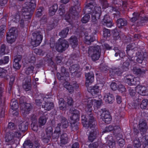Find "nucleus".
Masks as SVG:
<instances>
[{
  "label": "nucleus",
  "instance_id": "obj_42",
  "mask_svg": "<svg viewBox=\"0 0 148 148\" xmlns=\"http://www.w3.org/2000/svg\"><path fill=\"white\" fill-rule=\"evenodd\" d=\"M139 21L138 22V23L140 25H142V24L147 23L148 22V16L145 15L142 16L140 13V16L139 17Z\"/></svg>",
  "mask_w": 148,
  "mask_h": 148
},
{
  "label": "nucleus",
  "instance_id": "obj_46",
  "mask_svg": "<svg viewBox=\"0 0 148 148\" xmlns=\"http://www.w3.org/2000/svg\"><path fill=\"white\" fill-rule=\"evenodd\" d=\"M72 15L70 12L67 13L65 16V19L69 23V25H72V21L73 17L71 16Z\"/></svg>",
  "mask_w": 148,
  "mask_h": 148
},
{
  "label": "nucleus",
  "instance_id": "obj_22",
  "mask_svg": "<svg viewBox=\"0 0 148 148\" xmlns=\"http://www.w3.org/2000/svg\"><path fill=\"white\" fill-rule=\"evenodd\" d=\"M85 37V43L88 45L91 44L95 40V37L92 33L85 32L84 34Z\"/></svg>",
  "mask_w": 148,
  "mask_h": 148
},
{
  "label": "nucleus",
  "instance_id": "obj_28",
  "mask_svg": "<svg viewBox=\"0 0 148 148\" xmlns=\"http://www.w3.org/2000/svg\"><path fill=\"white\" fill-rule=\"evenodd\" d=\"M99 86L97 85H95L90 87V89H89L88 92H90L93 98L96 97H97L99 92Z\"/></svg>",
  "mask_w": 148,
  "mask_h": 148
},
{
  "label": "nucleus",
  "instance_id": "obj_13",
  "mask_svg": "<svg viewBox=\"0 0 148 148\" xmlns=\"http://www.w3.org/2000/svg\"><path fill=\"white\" fill-rule=\"evenodd\" d=\"M70 111L71 114V116L69 119L70 122H77L79 121L80 114L79 111L74 108H71Z\"/></svg>",
  "mask_w": 148,
  "mask_h": 148
},
{
  "label": "nucleus",
  "instance_id": "obj_18",
  "mask_svg": "<svg viewBox=\"0 0 148 148\" xmlns=\"http://www.w3.org/2000/svg\"><path fill=\"white\" fill-rule=\"evenodd\" d=\"M121 130L120 127L119 125L114 127L112 125H110L106 127L104 130L103 131V133H105L113 130V133L116 135L120 133Z\"/></svg>",
  "mask_w": 148,
  "mask_h": 148
},
{
  "label": "nucleus",
  "instance_id": "obj_36",
  "mask_svg": "<svg viewBox=\"0 0 148 148\" xmlns=\"http://www.w3.org/2000/svg\"><path fill=\"white\" fill-rule=\"evenodd\" d=\"M70 43L72 47L74 49L77 45L78 40L77 37L75 36H72L70 38Z\"/></svg>",
  "mask_w": 148,
  "mask_h": 148
},
{
  "label": "nucleus",
  "instance_id": "obj_43",
  "mask_svg": "<svg viewBox=\"0 0 148 148\" xmlns=\"http://www.w3.org/2000/svg\"><path fill=\"white\" fill-rule=\"evenodd\" d=\"M59 107L60 109L63 111L65 110L66 108V104L65 103L64 99L61 98L59 101Z\"/></svg>",
  "mask_w": 148,
  "mask_h": 148
},
{
  "label": "nucleus",
  "instance_id": "obj_33",
  "mask_svg": "<svg viewBox=\"0 0 148 148\" xmlns=\"http://www.w3.org/2000/svg\"><path fill=\"white\" fill-rule=\"evenodd\" d=\"M134 44H131L128 45L126 47V53L130 57H132L133 54V50H134L135 47Z\"/></svg>",
  "mask_w": 148,
  "mask_h": 148
},
{
  "label": "nucleus",
  "instance_id": "obj_38",
  "mask_svg": "<svg viewBox=\"0 0 148 148\" xmlns=\"http://www.w3.org/2000/svg\"><path fill=\"white\" fill-rule=\"evenodd\" d=\"M58 9V5L57 4H54L49 9V14L50 16H53L55 14Z\"/></svg>",
  "mask_w": 148,
  "mask_h": 148
},
{
  "label": "nucleus",
  "instance_id": "obj_56",
  "mask_svg": "<svg viewBox=\"0 0 148 148\" xmlns=\"http://www.w3.org/2000/svg\"><path fill=\"white\" fill-rule=\"evenodd\" d=\"M133 145L134 147H139L141 146V141L138 138H136L133 140Z\"/></svg>",
  "mask_w": 148,
  "mask_h": 148
},
{
  "label": "nucleus",
  "instance_id": "obj_59",
  "mask_svg": "<svg viewBox=\"0 0 148 148\" xmlns=\"http://www.w3.org/2000/svg\"><path fill=\"white\" fill-rule=\"evenodd\" d=\"M31 127L32 130L36 132L38 129V127L37 123L36 121L34 120L32 121L31 124Z\"/></svg>",
  "mask_w": 148,
  "mask_h": 148
},
{
  "label": "nucleus",
  "instance_id": "obj_50",
  "mask_svg": "<svg viewBox=\"0 0 148 148\" xmlns=\"http://www.w3.org/2000/svg\"><path fill=\"white\" fill-rule=\"evenodd\" d=\"M112 32L113 34V39L116 40L120 38L119 33L117 29H115L112 30Z\"/></svg>",
  "mask_w": 148,
  "mask_h": 148
},
{
  "label": "nucleus",
  "instance_id": "obj_30",
  "mask_svg": "<svg viewBox=\"0 0 148 148\" xmlns=\"http://www.w3.org/2000/svg\"><path fill=\"white\" fill-rule=\"evenodd\" d=\"M28 123L27 121H20L18 125L19 129L21 132L23 133L28 128Z\"/></svg>",
  "mask_w": 148,
  "mask_h": 148
},
{
  "label": "nucleus",
  "instance_id": "obj_61",
  "mask_svg": "<svg viewBox=\"0 0 148 148\" xmlns=\"http://www.w3.org/2000/svg\"><path fill=\"white\" fill-rule=\"evenodd\" d=\"M34 69V66L31 65L26 68L25 73L27 75H29L33 73Z\"/></svg>",
  "mask_w": 148,
  "mask_h": 148
},
{
  "label": "nucleus",
  "instance_id": "obj_55",
  "mask_svg": "<svg viewBox=\"0 0 148 148\" xmlns=\"http://www.w3.org/2000/svg\"><path fill=\"white\" fill-rule=\"evenodd\" d=\"M103 32V36L104 38H107L108 37H109L110 36V31L109 29L104 28Z\"/></svg>",
  "mask_w": 148,
  "mask_h": 148
},
{
  "label": "nucleus",
  "instance_id": "obj_40",
  "mask_svg": "<svg viewBox=\"0 0 148 148\" xmlns=\"http://www.w3.org/2000/svg\"><path fill=\"white\" fill-rule=\"evenodd\" d=\"M26 7L28 8L31 10H34L36 7V0H30L29 3H26Z\"/></svg>",
  "mask_w": 148,
  "mask_h": 148
},
{
  "label": "nucleus",
  "instance_id": "obj_37",
  "mask_svg": "<svg viewBox=\"0 0 148 148\" xmlns=\"http://www.w3.org/2000/svg\"><path fill=\"white\" fill-rule=\"evenodd\" d=\"M116 23L117 27L119 28H122L123 26L126 25L127 24L126 20L123 18L118 19Z\"/></svg>",
  "mask_w": 148,
  "mask_h": 148
},
{
  "label": "nucleus",
  "instance_id": "obj_41",
  "mask_svg": "<svg viewBox=\"0 0 148 148\" xmlns=\"http://www.w3.org/2000/svg\"><path fill=\"white\" fill-rule=\"evenodd\" d=\"M60 142L61 144H65L67 143L68 138L66 133L62 134L60 137Z\"/></svg>",
  "mask_w": 148,
  "mask_h": 148
},
{
  "label": "nucleus",
  "instance_id": "obj_15",
  "mask_svg": "<svg viewBox=\"0 0 148 148\" xmlns=\"http://www.w3.org/2000/svg\"><path fill=\"white\" fill-rule=\"evenodd\" d=\"M102 112L101 114V118L106 123H110L112 119V117L110 112L105 108L101 109Z\"/></svg>",
  "mask_w": 148,
  "mask_h": 148
},
{
  "label": "nucleus",
  "instance_id": "obj_8",
  "mask_svg": "<svg viewBox=\"0 0 148 148\" xmlns=\"http://www.w3.org/2000/svg\"><path fill=\"white\" fill-rule=\"evenodd\" d=\"M43 39V36L40 31H36L32 33L31 44L34 47H36L41 43Z\"/></svg>",
  "mask_w": 148,
  "mask_h": 148
},
{
  "label": "nucleus",
  "instance_id": "obj_53",
  "mask_svg": "<svg viewBox=\"0 0 148 148\" xmlns=\"http://www.w3.org/2000/svg\"><path fill=\"white\" fill-rule=\"evenodd\" d=\"M10 58L9 56H5L3 59H0V65H1L8 64Z\"/></svg>",
  "mask_w": 148,
  "mask_h": 148
},
{
  "label": "nucleus",
  "instance_id": "obj_2",
  "mask_svg": "<svg viewBox=\"0 0 148 148\" xmlns=\"http://www.w3.org/2000/svg\"><path fill=\"white\" fill-rule=\"evenodd\" d=\"M61 73L58 72L56 76L58 79L62 82H64L63 85L64 88L68 90L69 92L72 94L74 91L78 88L79 86L76 82H73L71 84L68 82L69 79V74L66 71V68L62 67L61 69Z\"/></svg>",
  "mask_w": 148,
  "mask_h": 148
},
{
  "label": "nucleus",
  "instance_id": "obj_60",
  "mask_svg": "<svg viewBox=\"0 0 148 148\" xmlns=\"http://www.w3.org/2000/svg\"><path fill=\"white\" fill-rule=\"evenodd\" d=\"M47 118L45 116H41L39 119V123L42 126L44 125L46 123Z\"/></svg>",
  "mask_w": 148,
  "mask_h": 148
},
{
  "label": "nucleus",
  "instance_id": "obj_58",
  "mask_svg": "<svg viewBox=\"0 0 148 148\" xmlns=\"http://www.w3.org/2000/svg\"><path fill=\"white\" fill-rule=\"evenodd\" d=\"M15 80V77L14 76H11L10 80L9 83V88L8 89L9 91H11L12 86L14 84Z\"/></svg>",
  "mask_w": 148,
  "mask_h": 148
},
{
  "label": "nucleus",
  "instance_id": "obj_26",
  "mask_svg": "<svg viewBox=\"0 0 148 148\" xmlns=\"http://www.w3.org/2000/svg\"><path fill=\"white\" fill-rule=\"evenodd\" d=\"M73 28V25H68V26L64 28L59 33V36L62 38H65L66 37L69 30H71Z\"/></svg>",
  "mask_w": 148,
  "mask_h": 148
},
{
  "label": "nucleus",
  "instance_id": "obj_35",
  "mask_svg": "<svg viewBox=\"0 0 148 148\" xmlns=\"http://www.w3.org/2000/svg\"><path fill=\"white\" fill-rule=\"evenodd\" d=\"M80 10L81 8L80 7H79V8H77V6L74 5L69 8V11L73 15L75 16L78 14V12Z\"/></svg>",
  "mask_w": 148,
  "mask_h": 148
},
{
  "label": "nucleus",
  "instance_id": "obj_14",
  "mask_svg": "<svg viewBox=\"0 0 148 148\" xmlns=\"http://www.w3.org/2000/svg\"><path fill=\"white\" fill-rule=\"evenodd\" d=\"M42 99L44 101V104L42 105V108H44L47 110H50L53 107V102H50L51 98L49 95H43Z\"/></svg>",
  "mask_w": 148,
  "mask_h": 148
},
{
  "label": "nucleus",
  "instance_id": "obj_34",
  "mask_svg": "<svg viewBox=\"0 0 148 148\" xmlns=\"http://www.w3.org/2000/svg\"><path fill=\"white\" fill-rule=\"evenodd\" d=\"M23 87L26 91L30 90L31 87V84L30 80L26 79L23 83Z\"/></svg>",
  "mask_w": 148,
  "mask_h": 148
},
{
  "label": "nucleus",
  "instance_id": "obj_44",
  "mask_svg": "<svg viewBox=\"0 0 148 148\" xmlns=\"http://www.w3.org/2000/svg\"><path fill=\"white\" fill-rule=\"evenodd\" d=\"M130 61L131 60L129 59L123 62L121 67L123 71H126L129 69Z\"/></svg>",
  "mask_w": 148,
  "mask_h": 148
},
{
  "label": "nucleus",
  "instance_id": "obj_31",
  "mask_svg": "<svg viewBox=\"0 0 148 148\" xmlns=\"http://www.w3.org/2000/svg\"><path fill=\"white\" fill-rule=\"evenodd\" d=\"M21 59L20 57H16L14 60L13 66V68L16 70H18L21 67V65L19 64Z\"/></svg>",
  "mask_w": 148,
  "mask_h": 148
},
{
  "label": "nucleus",
  "instance_id": "obj_63",
  "mask_svg": "<svg viewBox=\"0 0 148 148\" xmlns=\"http://www.w3.org/2000/svg\"><path fill=\"white\" fill-rule=\"evenodd\" d=\"M53 131V130L52 127L51 126H49L45 130L46 135L51 137Z\"/></svg>",
  "mask_w": 148,
  "mask_h": 148
},
{
  "label": "nucleus",
  "instance_id": "obj_16",
  "mask_svg": "<svg viewBox=\"0 0 148 148\" xmlns=\"http://www.w3.org/2000/svg\"><path fill=\"white\" fill-rule=\"evenodd\" d=\"M16 31V28L14 27L9 30L6 35V40L8 43L12 44L15 41L16 37L14 34Z\"/></svg>",
  "mask_w": 148,
  "mask_h": 148
},
{
  "label": "nucleus",
  "instance_id": "obj_24",
  "mask_svg": "<svg viewBox=\"0 0 148 148\" xmlns=\"http://www.w3.org/2000/svg\"><path fill=\"white\" fill-rule=\"evenodd\" d=\"M94 74L92 72H90L88 73H86L85 74L86 77L85 85L86 87L89 86L92 83L94 80Z\"/></svg>",
  "mask_w": 148,
  "mask_h": 148
},
{
  "label": "nucleus",
  "instance_id": "obj_64",
  "mask_svg": "<svg viewBox=\"0 0 148 148\" xmlns=\"http://www.w3.org/2000/svg\"><path fill=\"white\" fill-rule=\"evenodd\" d=\"M143 140H145L143 146L144 148H148V135L143 136Z\"/></svg>",
  "mask_w": 148,
  "mask_h": 148
},
{
  "label": "nucleus",
  "instance_id": "obj_51",
  "mask_svg": "<svg viewBox=\"0 0 148 148\" xmlns=\"http://www.w3.org/2000/svg\"><path fill=\"white\" fill-rule=\"evenodd\" d=\"M136 55L137 56L136 61L138 62L139 63H142L143 61L145 60L143 58L142 54L141 52H139L138 51L136 53Z\"/></svg>",
  "mask_w": 148,
  "mask_h": 148
},
{
  "label": "nucleus",
  "instance_id": "obj_48",
  "mask_svg": "<svg viewBox=\"0 0 148 148\" xmlns=\"http://www.w3.org/2000/svg\"><path fill=\"white\" fill-rule=\"evenodd\" d=\"M79 68V66L78 64H74L71 66L69 68L70 72L71 73H75L76 71L78 70Z\"/></svg>",
  "mask_w": 148,
  "mask_h": 148
},
{
  "label": "nucleus",
  "instance_id": "obj_27",
  "mask_svg": "<svg viewBox=\"0 0 148 148\" xmlns=\"http://www.w3.org/2000/svg\"><path fill=\"white\" fill-rule=\"evenodd\" d=\"M123 70H122L119 68L113 67L110 71V75L112 76L117 75L118 76H121L123 72Z\"/></svg>",
  "mask_w": 148,
  "mask_h": 148
},
{
  "label": "nucleus",
  "instance_id": "obj_19",
  "mask_svg": "<svg viewBox=\"0 0 148 148\" xmlns=\"http://www.w3.org/2000/svg\"><path fill=\"white\" fill-rule=\"evenodd\" d=\"M138 128L141 133L142 134H145L148 129V126L146 121L144 119L140 120L138 125Z\"/></svg>",
  "mask_w": 148,
  "mask_h": 148
},
{
  "label": "nucleus",
  "instance_id": "obj_12",
  "mask_svg": "<svg viewBox=\"0 0 148 148\" xmlns=\"http://www.w3.org/2000/svg\"><path fill=\"white\" fill-rule=\"evenodd\" d=\"M132 70L134 74L141 77H144L146 76V72L147 71L145 66L136 65L133 66Z\"/></svg>",
  "mask_w": 148,
  "mask_h": 148
},
{
  "label": "nucleus",
  "instance_id": "obj_39",
  "mask_svg": "<svg viewBox=\"0 0 148 148\" xmlns=\"http://www.w3.org/2000/svg\"><path fill=\"white\" fill-rule=\"evenodd\" d=\"M11 108L13 110H16L18 108V101L15 99H12L10 103Z\"/></svg>",
  "mask_w": 148,
  "mask_h": 148
},
{
  "label": "nucleus",
  "instance_id": "obj_7",
  "mask_svg": "<svg viewBox=\"0 0 148 148\" xmlns=\"http://www.w3.org/2000/svg\"><path fill=\"white\" fill-rule=\"evenodd\" d=\"M88 120L87 119L85 115L81 116V121L83 126L86 128H91L93 127L95 125L96 121L92 114L91 113L89 114L88 116Z\"/></svg>",
  "mask_w": 148,
  "mask_h": 148
},
{
  "label": "nucleus",
  "instance_id": "obj_29",
  "mask_svg": "<svg viewBox=\"0 0 148 148\" xmlns=\"http://www.w3.org/2000/svg\"><path fill=\"white\" fill-rule=\"evenodd\" d=\"M99 132L96 129L92 130L90 133L88 138L89 140L91 142H93L99 135Z\"/></svg>",
  "mask_w": 148,
  "mask_h": 148
},
{
  "label": "nucleus",
  "instance_id": "obj_5",
  "mask_svg": "<svg viewBox=\"0 0 148 148\" xmlns=\"http://www.w3.org/2000/svg\"><path fill=\"white\" fill-rule=\"evenodd\" d=\"M93 98L87 96L84 97L82 100V103L85 106V110L87 112H92L93 105H94L95 109H98L100 108L102 103L101 99L98 100L94 99Z\"/></svg>",
  "mask_w": 148,
  "mask_h": 148
},
{
  "label": "nucleus",
  "instance_id": "obj_25",
  "mask_svg": "<svg viewBox=\"0 0 148 148\" xmlns=\"http://www.w3.org/2000/svg\"><path fill=\"white\" fill-rule=\"evenodd\" d=\"M141 99L140 96H138V98L136 100L135 102L136 104L140 105V108L142 109H145L146 108L148 105V100L147 99H143L140 103Z\"/></svg>",
  "mask_w": 148,
  "mask_h": 148
},
{
  "label": "nucleus",
  "instance_id": "obj_17",
  "mask_svg": "<svg viewBox=\"0 0 148 148\" xmlns=\"http://www.w3.org/2000/svg\"><path fill=\"white\" fill-rule=\"evenodd\" d=\"M4 91L3 89L0 87V118H4L5 116V108L3 106V93Z\"/></svg>",
  "mask_w": 148,
  "mask_h": 148
},
{
  "label": "nucleus",
  "instance_id": "obj_4",
  "mask_svg": "<svg viewBox=\"0 0 148 148\" xmlns=\"http://www.w3.org/2000/svg\"><path fill=\"white\" fill-rule=\"evenodd\" d=\"M125 82L130 86H138L136 87V91L139 94V96H145L148 95V86L145 87L140 85V78L139 77H134L133 75H128L125 76Z\"/></svg>",
  "mask_w": 148,
  "mask_h": 148
},
{
  "label": "nucleus",
  "instance_id": "obj_6",
  "mask_svg": "<svg viewBox=\"0 0 148 148\" xmlns=\"http://www.w3.org/2000/svg\"><path fill=\"white\" fill-rule=\"evenodd\" d=\"M101 52L100 47L99 45L89 47L88 53L90 56L92 60L95 61L99 58Z\"/></svg>",
  "mask_w": 148,
  "mask_h": 148
},
{
  "label": "nucleus",
  "instance_id": "obj_9",
  "mask_svg": "<svg viewBox=\"0 0 148 148\" xmlns=\"http://www.w3.org/2000/svg\"><path fill=\"white\" fill-rule=\"evenodd\" d=\"M100 3L104 9L108 8L110 12L112 13L114 18H117L120 17V12L116 8L113 7L108 8L109 4L107 0H99Z\"/></svg>",
  "mask_w": 148,
  "mask_h": 148
},
{
  "label": "nucleus",
  "instance_id": "obj_49",
  "mask_svg": "<svg viewBox=\"0 0 148 148\" xmlns=\"http://www.w3.org/2000/svg\"><path fill=\"white\" fill-rule=\"evenodd\" d=\"M51 137L47 135H45L41 137V140L45 143H49L50 142Z\"/></svg>",
  "mask_w": 148,
  "mask_h": 148
},
{
  "label": "nucleus",
  "instance_id": "obj_52",
  "mask_svg": "<svg viewBox=\"0 0 148 148\" xmlns=\"http://www.w3.org/2000/svg\"><path fill=\"white\" fill-rule=\"evenodd\" d=\"M132 15L134 16L130 19L131 21L132 22H134L137 20H139V17L140 16V13L138 12H134Z\"/></svg>",
  "mask_w": 148,
  "mask_h": 148
},
{
  "label": "nucleus",
  "instance_id": "obj_32",
  "mask_svg": "<svg viewBox=\"0 0 148 148\" xmlns=\"http://www.w3.org/2000/svg\"><path fill=\"white\" fill-rule=\"evenodd\" d=\"M104 99L106 102L112 103L114 101V97L112 94L109 93L105 95Z\"/></svg>",
  "mask_w": 148,
  "mask_h": 148
},
{
  "label": "nucleus",
  "instance_id": "obj_1",
  "mask_svg": "<svg viewBox=\"0 0 148 148\" xmlns=\"http://www.w3.org/2000/svg\"><path fill=\"white\" fill-rule=\"evenodd\" d=\"M10 8L13 11L16 12L15 14L12 15V20L14 22L19 23L22 28L25 26L24 21H27L31 19L34 10L27 7L23 9L21 12L19 10L21 8L20 6L13 2L11 3Z\"/></svg>",
  "mask_w": 148,
  "mask_h": 148
},
{
  "label": "nucleus",
  "instance_id": "obj_45",
  "mask_svg": "<svg viewBox=\"0 0 148 148\" xmlns=\"http://www.w3.org/2000/svg\"><path fill=\"white\" fill-rule=\"evenodd\" d=\"M61 122L63 128H66L69 125V123L67 120L64 117L60 116Z\"/></svg>",
  "mask_w": 148,
  "mask_h": 148
},
{
  "label": "nucleus",
  "instance_id": "obj_57",
  "mask_svg": "<svg viewBox=\"0 0 148 148\" xmlns=\"http://www.w3.org/2000/svg\"><path fill=\"white\" fill-rule=\"evenodd\" d=\"M47 62L48 63L49 65L52 67L54 68L55 70H57V66L55 64L54 62L53 61L52 59L51 58L47 60Z\"/></svg>",
  "mask_w": 148,
  "mask_h": 148
},
{
  "label": "nucleus",
  "instance_id": "obj_11",
  "mask_svg": "<svg viewBox=\"0 0 148 148\" xmlns=\"http://www.w3.org/2000/svg\"><path fill=\"white\" fill-rule=\"evenodd\" d=\"M25 97H22L20 98L19 103L21 106V111H23L24 113L28 114L32 106L30 103H27L25 102Z\"/></svg>",
  "mask_w": 148,
  "mask_h": 148
},
{
  "label": "nucleus",
  "instance_id": "obj_10",
  "mask_svg": "<svg viewBox=\"0 0 148 148\" xmlns=\"http://www.w3.org/2000/svg\"><path fill=\"white\" fill-rule=\"evenodd\" d=\"M69 46V42L67 40L60 39L56 43V49L57 51L62 53L67 49Z\"/></svg>",
  "mask_w": 148,
  "mask_h": 148
},
{
  "label": "nucleus",
  "instance_id": "obj_23",
  "mask_svg": "<svg viewBox=\"0 0 148 148\" xmlns=\"http://www.w3.org/2000/svg\"><path fill=\"white\" fill-rule=\"evenodd\" d=\"M101 22L103 25L108 27H111L113 25L112 19L108 15H105Z\"/></svg>",
  "mask_w": 148,
  "mask_h": 148
},
{
  "label": "nucleus",
  "instance_id": "obj_47",
  "mask_svg": "<svg viewBox=\"0 0 148 148\" xmlns=\"http://www.w3.org/2000/svg\"><path fill=\"white\" fill-rule=\"evenodd\" d=\"M9 53L8 48L4 44L2 45L1 46L0 53L1 55L8 54Z\"/></svg>",
  "mask_w": 148,
  "mask_h": 148
},
{
  "label": "nucleus",
  "instance_id": "obj_20",
  "mask_svg": "<svg viewBox=\"0 0 148 148\" xmlns=\"http://www.w3.org/2000/svg\"><path fill=\"white\" fill-rule=\"evenodd\" d=\"M14 136L12 133H7L6 134L5 137V141L9 143L6 146L5 148H13L11 145L14 143L13 138Z\"/></svg>",
  "mask_w": 148,
  "mask_h": 148
},
{
  "label": "nucleus",
  "instance_id": "obj_62",
  "mask_svg": "<svg viewBox=\"0 0 148 148\" xmlns=\"http://www.w3.org/2000/svg\"><path fill=\"white\" fill-rule=\"evenodd\" d=\"M23 146L25 148H32L33 144L29 140H26L23 144Z\"/></svg>",
  "mask_w": 148,
  "mask_h": 148
},
{
  "label": "nucleus",
  "instance_id": "obj_54",
  "mask_svg": "<svg viewBox=\"0 0 148 148\" xmlns=\"http://www.w3.org/2000/svg\"><path fill=\"white\" fill-rule=\"evenodd\" d=\"M90 19V15L86 14L85 15L81 18V21L83 23H87Z\"/></svg>",
  "mask_w": 148,
  "mask_h": 148
},
{
  "label": "nucleus",
  "instance_id": "obj_3",
  "mask_svg": "<svg viewBox=\"0 0 148 148\" xmlns=\"http://www.w3.org/2000/svg\"><path fill=\"white\" fill-rule=\"evenodd\" d=\"M86 4L84 9V13L91 14L92 21L95 23L97 20L99 19L101 14V8L99 6H95V4L94 0H87Z\"/></svg>",
  "mask_w": 148,
  "mask_h": 148
},
{
  "label": "nucleus",
  "instance_id": "obj_21",
  "mask_svg": "<svg viewBox=\"0 0 148 148\" xmlns=\"http://www.w3.org/2000/svg\"><path fill=\"white\" fill-rule=\"evenodd\" d=\"M61 126L60 123H58L57 126L55 127L54 132H53L51 135L53 139L55 141L57 140L61 134Z\"/></svg>",
  "mask_w": 148,
  "mask_h": 148
}]
</instances>
